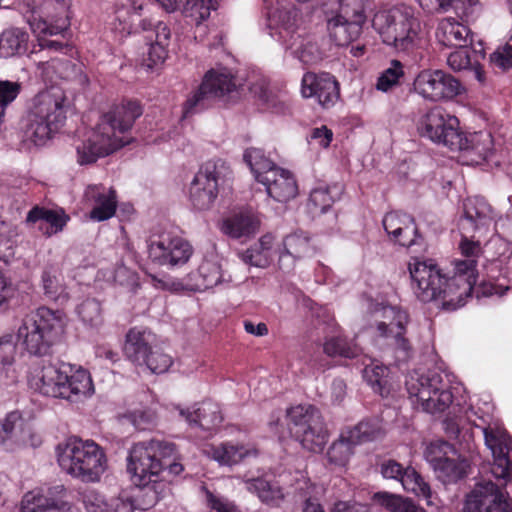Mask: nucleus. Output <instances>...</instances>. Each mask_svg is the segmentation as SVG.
<instances>
[{"instance_id": "f257e3e1", "label": "nucleus", "mask_w": 512, "mask_h": 512, "mask_svg": "<svg viewBox=\"0 0 512 512\" xmlns=\"http://www.w3.org/2000/svg\"><path fill=\"white\" fill-rule=\"evenodd\" d=\"M461 235L459 250L465 259L455 261L451 277L442 274L432 259L413 258L409 263L412 289L421 302L434 301L442 309L454 311L471 296L478 277L476 267L482 252V238H473L471 234Z\"/></svg>"}, {"instance_id": "f03ea898", "label": "nucleus", "mask_w": 512, "mask_h": 512, "mask_svg": "<svg viewBox=\"0 0 512 512\" xmlns=\"http://www.w3.org/2000/svg\"><path fill=\"white\" fill-rule=\"evenodd\" d=\"M142 113L140 104L129 100L103 114L96 126L77 145L78 163L81 165L94 163L97 159L108 156L127 145L131 138L126 133Z\"/></svg>"}, {"instance_id": "7ed1b4c3", "label": "nucleus", "mask_w": 512, "mask_h": 512, "mask_svg": "<svg viewBox=\"0 0 512 512\" xmlns=\"http://www.w3.org/2000/svg\"><path fill=\"white\" fill-rule=\"evenodd\" d=\"M29 386L49 397L78 401L94 394L90 373L68 363H41L33 366L28 376Z\"/></svg>"}, {"instance_id": "20e7f679", "label": "nucleus", "mask_w": 512, "mask_h": 512, "mask_svg": "<svg viewBox=\"0 0 512 512\" xmlns=\"http://www.w3.org/2000/svg\"><path fill=\"white\" fill-rule=\"evenodd\" d=\"M68 99L65 92L52 86L31 101L22 121V139L28 146H42L61 128L66 119Z\"/></svg>"}, {"instance_id": "39448f33", "label": "nucleus", "mask_w": 512, "mask_h": 512, "mask_svg": "<svg viewBox=\"0 0 512 512\" xmlns=\"http://www.w3.org/2000/svg\"><path fill=\"white\" fill-rule=\"evenodd\" d=\"M372 26L383 43L399 52H411L419 48L427 35L419 13L406 4L376 12Z\"/></svg>"}, {"instance_id": "423d86ee", "label": "nucleus", "mask_w": 512, "mask_h": 512, "mask_svg": "<svg viewBox=\"0 0 512 512\" xmlns=\"http://www.w3.org/2000/svg\"><path fill=\"white\" fill-rule=\"evenodd\" d=\"M56 456L65 473L83 482H98L108 467L104 449L93 440L69 438L57 445Z\"/></svg>"}, {"instance_id": "0eeeda50", "label": "nucleus", "mask_w": 512, "mask_h": 512, "mask_svg": "<svg viewBox=\"0 0 512 512\" xmlns=\"http://www.w3.org/2000/svg\"><path fill=\"white\" fill-rule=\"evenodd\" d=\"M18 5L26 13L27 22L37 36L43 50L59 51L63 45L57 41L45 39L47 35H57L69 26L70 0H18Z\"/></svg>"}, {"instance_id": "6e6552de", "label": "nucleus", "mask_w": 512, "mask_h": 512, "mask_svg": "<svg viewBox=\"0 0 512 512\" xmlns=\"http://www.w3.org/2000/svg\"><path fill=\"white\" fill-rule=\"evenodd\" d=\"M65 325L62 311L40 307L23 319L17 339L30 354L43 355L62 334Z\"/></svg>"}, {"instance_id": "1a4fd4ad", "label": "nucleus", "mask_w": 512, "mask_h": 512, "mask_svg": "<svg viewBox=\"0 0 512 512\" xmlns=\"http://www.w3.org/2000/svg\"><path fill=\"white\" fill-rule=\"evenodd\" d=\"M408 322L407 312L397 306L377 304L371 311L370 329L375 341L390 348L399 361H406L412 354L406 337Z\"/></svg>"}, {"instance_id": "9d476101", "label": "nucleus", "mask_w": 512, "mask_h": 512, "mask_svg": "<svg viewBox=\"0 0 512 512\" xmlns=\"http://www.w3.org/2000/svg\"><path fill=\"white\" fill-rule=\"evenodd\" d=\"M173 453V443L151 440L134 444L127 456V472L131 481L147 487L162 480L164 463Z\"/></svg>"}, {"instance_id": "9b49d317", "label": "nucleus", "mask_w": 512, "mask_h": 512, "mask_svg": "<svg viewBox=\"0 0 512 512\" xmlns=\"http://www.w3.org/2000/svg\"><path fill=\"white\" fill-rule=\"evenodd\" d=\"M406 388L413 403L428 413L443 412L453 402L449 377L442 372H413L406 380Z\"/></svg>"}, {"instance_id": "f8f14e48", "label": "nucleus", "mask_w": 512, "mask_h": 512, "mask_svg": "<svg viewBox=\"0 0 512 512\" xmlns=\"http://www.w3.org/2000/svg\"><path fill=\"white\" fill-rule=\"evenodd\" d=\"M231 174L230 166L222 159H212L203 163L190 183L191 205L199 211L211 209L220 187L230 179Z\"/></svg>"}, {"instance_id": "ddd939ff", "label": "nucleus", "mask_w": 512, "mask_h": 512, "mask_svg": "<svg viewBox=\"0 0 512 512\" xmlns=\"http://www.w3.org/2000/svg\"><path fill=\"white\" fill-rule=\"evenodd\" d=\"M291 436L307 451L322 452L329 434L319 411L313 406L298 405L287 411Z\"/></svg>"}, {"instance_id": "4468645a", "label": "nucleus", "mask_w": 512, "mask_h": 512, "mask_svg": "<svg viewBox=\"0 0 512 512\" xmlns=\"http://www.w3.org/2000/svg\"><path fill=\"white\" fill-rule=\"evenodd\" d=\"M466 417L475 427L481 428L485 445L491 451L493 463L491 472L495 478L507 482L512 479V439L499 420H491L486 425L478 424L471 417L475 415L472 408L466 412Z\"/></svg>"}, {"instance_id": "2eb2a0df", "label": "nucleus", "mask_w": 512, "mask_h": 512, "mask_svg": "<svg viewBox=\"0 0 512 512\" xmlns=\"http://www.w3.org/2000/svg\"><path fill=\"white\" fill-rule=\"evenodd\" d=\"M152 334L146 329L132 328L126 335L124 353L135 365L145 367L155 374L169 370L172 357L159 347H152Z\"/></svg>"}, {"instance_id": "dca6fc26", "label": "nucleus", "mask_w": 512, "mask_h": 512, "mask_svg": "<svg viewBox=\"0 0 512 512\" xmlns=\"http://www.w3.org/2000/svg\"><path fill=\"white\" fill-rule=\"evenodd\" d=\"M413 91L430 103L448 102L465 92L461 82L441 69H423L413 80Z\"/></svg>"}, {"instance_id": "f3484780", "label": "nucleus", "mask_w": 512, "mask_h": 512, "mask_svg": "<svg viewBox=\"0 0 512 512\" xmlns=\"http://www.w3.org/2000/svg\"><path fill=\"white\" fill-rule=\"evenodd\" d=\"M416 129L421 137L451 150L459 144V120L441 107H432L422 114Z\"/></svg>"}, {"instance_id": "a211bd4d", "label": "nucleus", "mask_w": 512, "mask_h": 512, "mask_svg": "<svg viewBox=\"0 0 512 512\" xmlns=\"http://www.w3.org/2000/svg\"><path fill=\"white\" fill-rule=\"evenodd\" d=\"M365 21L363 0H343L339 12L327 19V30L337 45L345 46L359 37Z\"/></svg>"}, {"instance_id": "6ab92c4d", "label": "nucleus", "mask_w": 512, "mask_h": 512, "mask_svg": "<svg viewBox=\"0 0 512 512\" xmlns=\"http://www.w3.org/2000/svg\"><path fill=\"white\" fill-rule=\"evenodd\" d=\"M425 458L443 482L457 481L469 467L468 462L457 457L452 446L444 441L431 443L426 448Z\"/></svg>"}, {"instance_id": "aec40b11", "label": "nucleus", "mask_w": 512, "mask_h": 512, "mask_svg": "<svg viewBox=\"0 0 512 512\" xmlns=\"http://www.w3.org/2000/svg\"><path fill=\"white\" fill-rule=\"evenodd\" d=\"M494 211L482 197H469L463 203V215L459 220L461 233L471 234L473 238H485L491 232Z\"/></svg>"}, {"instance_id": "412c9836", "label": "nucleus", "mask_w": 512, "mask_h": 512, "mask_svg": "<svg viewBox=\"0 0 512 512\" xmlns=\"http://www.w3.org/2000/svg\"><path fill=\"white\" fill-rule=\"evenodd\" d=\"M192 253V247L186 240L169 234L151 239L148 246L149 258L161 266H181L188 262Z\"/></svg>"}, {"instance_id": "4be33fe9", "label": "nucleus", "mask_w": 512, "mask_h": 512, "mask_svg": "<svg viewBox=\"0 0 512 512\" xmlns=\"http://www.w3.org/2000/svg\"><path fill=\"white\" fill-rule=\"evenodd\" d=\"M41 438L27 425L20 412H9L0 420V446L7 451L38 447Z\"/></svg>"}, {"instance_id": "5701e85b", "label": "nucleus", "mask_w": 512, "mask_h": 512, "mask_svg": "<svg viewBox=\"0 0 512 512\" xmlns=\"http://www.w3.org/2000/svg\"><path fill=\"white\" fill-rule=\"evenodd\" d=\"M509 495L491 481L481 482L467 495L464 512H511Z\"/></svg>"}, {"instance_id": "b1692460", "label": "nucleus", "mask_w": 512, "mask_h": 512, "mask_svg": "<svg viewBox=\"0 0 512 512\" xmlns=\"http://www.w3.org/2000/svg\"><path fill=\"white\" fill-rule=\"evenodd\" d=\"M459 144L451 151L459 152L463 165L477 166L487 162L494 153L493 137L488 131L464 133L458 135Z\"/></svg>"}, {"instance_id": "393cba45", "label": "nucleus", "mask_w": 512, "mask_h": 512, "mask_svg": "<svg viewBox=\"0 0 512 512\" xmlns=\"http://www.w3.org/2000/svg\"><path fill=\"white\" fill-rule=\"evenodd\" d=\"M84 205L90 208L89 218L102 222L112 218L117 209V195L112 187L102 184L88 185L83 194Z\"/></svg>"}, {"instance_id": "a878e982", "label": "nucleus", "mask_w": 512, "mask_h": 512, "mask_svg": "<svg viewBox=\"0 0 512 512\" xmlns=\"http://www.w3.org/2000/svg\"><path fill=\"white\" fill-rule=\"evenodd\" d=\"M265 9L267 11L268 26L270 29L276 30L278 40L282 43L287 42L291 35H296V28L301 22V15L293 3L277 2L274 7L269 0H264Z\"/></svg>"}, {"instance_id": "bb28decb", "label": "nucleus", "mask_w": 512, "mask_h": 512, "mask_svg": "<svg viewBox=\"0 0 512 512\" xmlns=\"http://www.w3.org/2000/svg\"><path fill=\"white\" fill-rule=\"evenodd\" d=\"M301 93L305 98L315 97L321 106L328 108L339 98L338 82L329 73L307 72L302 78Z\"/></svg>"}, {"instance_id": "cd10ccee", "label": "nucleus", "mask_w": 512, "mask_h": 512, "mask_svg": "<svg viewBox=\"0 0 512 512\" xmlns=\"http://www.w3.org/2000/svg\"><path fill=\"white\" fill-rule=\"evenodd\" d=\"M204 453L220 466L233 467L247 459L256 458L259 450L253 443L225 441L208 446Z\"/></svg>"}, {"instance_id": "c85d7f7f", "label": "nucleus", "mask_w": 512, "mask_h": 512, "mask_svg": "<svg viewBox=\"0 0 512 512\" xmlns=\"http://www.w3.org/2000/svg\"><path fill=\"white\" fill-rule=\"evenodd\" d=\"M317 252L309 233L297 230L283 238L278 249L279 264L281 268H290L295 261L312 257Z\"/></svg>"}, {"instance_id": "c756f323", "label": "nucleus", "mask_w": 512, "mask_h": 512, "mask_svg": "<svg viewBox=\"0 0 512 512\" xmlns=\"http://www.w3.org/2000/svg\"><path fill=\"white\" fill-rule=\"evenodd\" d=\"M259 183L263 184L267 194L278 202H287L298 193L297 183L292 173L278 166L268 171Z\"/></svg>"}, {"instance_id": "7c9ffc66", "label": "nucleus", "mask_w": 512, "mask_h": 512, "mask_svg": "<svg viewBox=\"0 0 512 512\" xmlns=\"http://www.w3.org/2000/svg\"><path fill=\"white\" fill-rule=\"evenodd\" d=\"M18 231L16 226L0 219V304L8 297L11 290L10 283L3 272L15 256Z\"/></svg>"}, {"instance_id": "2f4dec72", "label": "nucleus", "mask_w": 512, "mask_h": 512, "mask_svg": "<svg viewBox=\"0 0 512 512\" xmlns=\"http://www.w3.org/2000/svg\"><path fill=\"white\" fill-rule=\"evenodd\" d=\"M383 226L391 239L401 246L410 247L417 242V227L411 216L390 212L383 218Z\"/></svg>"}, {"instance_id": "473e14b6", "label": "nucleus", "mask_w": 512, "mask_h": 512, "mask_svg": "<svg viewBox=\"0 0 512 512\" xmlns=\"http://www.w3.org/2000/svg\"><path fill=\"white\" fill-rule=\"evenodd\" d=\"M283 45L287 50H290L293 57L304 65H315L324 57L318 39L311 34L297 33L291 35L290 39L284 42Z\"/></svg>"}, {"instance_id": "72a5a7b5", "label": "nucleus", "mask_w": 512, "mask_h": 512, "mask_svg": "<svg viewBox=\"0 0 512 512\" xmlns=\"http://www.w3.org/2000/svg\"><path fill=\"white\" fill-rule=\"evenodd\" d=\"M191 281V291H205L231 281L230 275H226L221 264L212 259H205L196 272L188 276Z\"/></svg>"}, {"instance_id": "f704fd0d", "label": "nucleus", "mask_w": 512, "mask_h": 512, "mask_svg": "<svg viewBox=\"0 0 512 512\" xmlns=\"http://www.w3.org/2000/svg\"><path fill=\"white\" fill-rule=\"evenodd\" d=\"M260 218L252 211H240L226 217L221 226L224 234L235 238H249L260 228Z\"/></svg>"}, {"instance_id": "c9c22d12", "label": "nucleus", "mask_w": 512, "mask_h": 512, "mask_svg": "<svg viewBox=\"0 0 512 512\" xmlns=\"http://www.w3.org/2000/svg\"><path fill=\"white\" fill-rule=\"evenodd\" d=\"M218 0H167L164 9L167 12L180 10L186 18L199 25L210 17L211 11L216 10Z\"/></svg>"}, {"instance_id": "e433bc0d", "label": "nucleus", "mask_w": 512, "mask_h": 512, "mask_svg": "<svg viewBox=\"0 0 512 512\" xmlns=\"http://www.w3.org/2000/svg\"><path fill=\"white\" fill-rule=\"evenodd\" d=\"M202 91L206 92L210 99L222 98L236 89V83L232 73L226 68L209 70L201 83Z\"/></svg>"}, {"instance_id": "4c0bfd02", "label": "nucleus", "mask_w": 512, "mask_h": 512, "mask_svg": "<svg viewBox=\"0 0 512 512\" xmlns=\"http://www.w3.org/2000/svg\"><path fill=\"white\" fill-rule=\"evenodd\" d=\"M145 6L136 1L126 0L117 4L114 12V18L110 22L112 29L121 35H129L136 31L135 20L144 15Z\"/></svg>"}, {"instance_id": "58836bf2", "label": "nucleus", "mask_w": 512, "mask_h": 512, "mask_svg": "<svg viewBox=\"0 0 512 512\" xmlns=\"http://www.w3.org/2000/svg\"><path fill=\"white\" fill-rule=\"evenodd\" d=\"M179 414L189 425L199 426L204 430H210L222 421L218 407L213 403H203L198 407L180 409Z\"/></svg>"}, {"instance_id": "ea45409f", "label": "nucleus", "mask_w": 512, "mask_h": 512, "mask_svg": "<svg viewBox=\"0 0 512 512\" xmlns=\"http://www.w3.org/2000/svg\"><path fill=\"white\" fill-rule=\"evenodd\" d=\"M16 354L12 335L0 337V384L10 385L17 381Z\"/></svg>"}, {"instance_id": "a19ab883", "label": "nucleus", "mask_w": 512, "mask_h": 512, "mask_svg": "<svg viewBox=\"0 0 512 512\" xmlns=\"http://www.w3.org/2000/svg\"><path fill=\"white\" fill-rule=\"evenodd\" d=\"M469 35V28L452 18L441 20L436 30L437 41L445 47L462 48L467 43Z\"/></svg>"}, {"instance_id": "79ce46f5", "label": "nucleus", "mask_w": 512, "mask_h": 512, "mask_svg": "<svg viewBox=\"0 0 512 512\" xmlns=\"http://www.w3.org/2000/svg\"><path fill=\"white\" fill-rule=\"evenodd\" d=\"M276 253L278 250L274 248V237L271 234H265L241 254V259L246 264L264 268L272 262Z\"/></svg>"}, {"instance_id": "37998d69", "label": "nucleus", "mask_w": 512, "mask_h": 512, "mask_svg": "<svg viewBox=\"0 0 512 512\" xmlns=\"http://www.w3.org/2000/svg\"><path fill=\"white\" fill-rule=\"evenodd\" d=\"M244 484L249 492L255 494L266 505L279 507L284 501V492L277 483L263 478H253L244 480Z\"/></svg>"}, {"instance_id": "c03bdc74", "label": "nucleus", "mask_w": 512, "mask_h": 512, "mask_svg": "<svg viewBox=\"0 0 512 512\" xmlns=\"http://www.w3.org/2000/svg\"><path fill=\"white\" fill-rule=\"evenodd\" d=\"M37 68L41 76L47 80H52L54 77L70 79L75 77L81 70L80 67L66 56L52 57L49 61L40 62Z\"/></svg>"}, {"instance_id": "a18cd8bd", "label": "nucleus", "mask_w": 512, "mask_h": 512, "mask_svg": "<svg viewBox=\"0 0 512 512\" xmlns=\"http://www.w3.org/2000/svg\"><path fill=\"white\" fill-rule=\"evenodd\" d=\"M28 34L20 28H8L0 35V58H9L26 50Z\"/></svg>"}, {"instance_id": "49530a36", "label": "nucleus", "mask_w": 512, "mask_h": 512, "mask_svg": "<svg viewBox=\"0 0 512 512\" xmlns=\"http://www.w3.org/2000/svg\"><path fill=\"white\" fill-rule=\"evenodd\" d=\"M69 217L62 210H52L40 207H34L27 215V222L36 223L38 221L48 225L46 233L49 235L58 233L66 225Z\"/></svg>"}, {"instance_id": "de8ad7c7", "label": "nucleus", "mask_w": 512, "mask_h": 512, "mask_svg": "<svg viewBox=\"0 0 512 512\" xmlns=\"http://www.w3.org/2000/svg\"><path fill=\"white\" fill-rule=\"evenodd\" d=\"M363 378L372 387V389L381 396L389 395L391 383L389 379V369L376 361L366 365L363 370Z\"/></svg>"}, {"instance_id": "09e8293b", "label": "nucleus", "mask_w": 512, "mask_h": 512, "mask_svg": "<svg viewBox=\"0 0 512 512\" xmlns=\"http://www.w3.org/2000/svg\"><path fill=\"white\" fill-rule=\"evenodd\" d=\"M346 432L350 441L359 444L382 437L385 433V429L379 419H369L358 423Z\"/></svg>"}, {"instance_id": "8fccbe9b", "label": "nucleus", "mask_w": 512, "mask_h": 512, "mask_svg": "<svg viewBox=\"0 0 512 512\" xmlns=\"http://www.w3.org/2000/svg\"><path fill=\"white\" fill-rule=\"evenodd\" d=\"M42 286L45 295L58 302H65L69 298L61 274L56 269H47L42 274Z\"/></svg>"}, {"instance_id": "3c124183", "label": "nucleus", "mask_w": 512, "mask_h": 512, "mask_svg": "<svg viewBox=\"0 0 512 512\" xmlns=\"http://www.w3.org/2000/svg\"><path fill=\"white\" fill-rule=\"evenodd\" d=\"M323 351L331 357L354 358L357 357L361 349L353 341H349L340 335L329 337L323 343Z\"/></svg>"}, {"instance_id": "603ef678", "label": "nucleus", "mask_w": 512, "mask_h": 512, "mask_svg": "<svg viewBox=\"0 0 512 512\" xmlns=\"http://www.w3.org/2000/svg\"><path fill=\"white\" fill-rule=\"evenodd\" d=\"M401 484L407 492H411L425 500L427 505L434 504L430 486L415 469L411 467L406 468V473H404Z\"/></svg>"}, {"instance_id": "864d4df0", "label": "nucleus", "mask_w": 512, "mask_h": 512, "mask_svg": "<svg viewBox=\"0 0 512 512\" xmlns=\"http://www.w3.org/2000/svg\"><path fill=\"white\" fill-rule=\"evenodd\" d=\"M244 160L250 167L255 179L260 182L261 178L268 174V171L277 166L268 159L264 152L258 148L247 149L244 153Z\"/></svg>"}, {"instance_id": "5fc2aeb1", "label": "nucleus", "mask_w": 512, "mask_h": 512, "mask_svg": "<svg viewBox=\"0 0 512 512\" xmlns=\"http://www.w3.org/2000/svg\"><path fill=\"white\" fill-rule=\"evenodd\" d=\"M48 495H50L48 510L52 512H78V508L72 502L71 494L63 485L50 487Z\"/></svg>"}, {"instance_id": "6e6d98bb", "label": "nucleus", "mask_w": 512, "mask_h": 512, "mask_svg": "<svg viewBox=\"0 0 512 512\" xmlns=\"http://www.w3.org/2000/svg\"><path fill=\"white\" fill-rule=\"evenodd\" d=\"M76 313L83 324L97 327L102 323V309L99 301L88 298L76 307Z\"/></svg>"}, {"instance_id": "4d7b16f0", "label": "nucleus", "mask_w": 512, "mask_h": 512, "mask_svg": "<svg viewBox=\"0 0 512 512\" xmlns=\"http://www.w3.org/2000/svg\"><path fill=\"white\" fill-rule=\"evenodd\" d=\"M354 445L356 443L348 439L347 432H343L339 440L335 441L328 450L327 456L329 461L339 466L345 465L353 453L352 448Z\"/></svg>"}, {"instance_id": "13d9d810", "label": "nucleus", "mask_w": 512, "mask_h": 512, "mask_svg": "<svg viewBox=\"0 0 512 512\" xmlns=\"http://www.w3.org/2000/svg\"><path fill=\"white\" fill-rule=\"evenodd\" d=\"M50 495H44L41 489L26 492L19 504V512H46L49 508Z\"/></svg>"}, {"instance_id": "bf43d9fd", "label": "nucleus", "mask_w": 512, "mask_h": 512, "mask_svg": "<svg viewBox=\"0 0 512 512\" xmlns=\"http://www.w3.org/2000/svg\"><path fill=\"white\" fill-rule=\"evenodd\" d=\"M334 201L335 198L330 187L318 185L310 192L308 206L312 213H324L332 206Z\"/></svg>"}, {"instance_id": "052dcab7", "label": "nucleus", "mask_w": 512, "mask_h": 512, "mask_svg": "<svg viewBox=\"0 0 512 512\" xmlns=\"http://www.w3.org/2000/svg\"><path fill=\"white\" fill-rule=\"evenodd\" d=\"M403 66L399 61H392L390 67L385 69L378 77L376 88L379 91L387 92L397 86L399 79L403 76Z\"/></svg>"}, {"instance_id": "680f3d73", "label": "nucleus", "mask_w": 512, "mask_h": 512, "mask_svg": "<svg viewBox=\"0 0 512 512\" xmlns=\"http://www.w3.org/2000/svg\"><path fill=\"white\" fill-rule=\"evenodd\" d=\"M207 506L216 512H241L239 507L227 497L204 489Z\"/></svg>"}, {"instance_id": "e2e57ef3", "label": "nucleus", "mask_w": 512, "mask_h": 512, "mask_svg": "<svg viewBox=\"0 0 512 512\" xmlns=\"http://www.w3.org/2000/svg\"><path fill=\"white\" fill-rule=\"evenodd\" d=\"M20 92V85L10 81H0V124L4 120L5 110Z\"/></svg>"}, {"instance_id": "0e129e2a", "label": "nucleus", "mask_w": 512, "mask_h": 512, "mask_svg": "<svg viewBox=\"0 0 512 512\" xmlns=\"http://www.w3.org/2000/svg\"><path fill=\"white\" fill-rule=\"evenodd\" d=\"M474 59L475 57L472 58L471 51L463 46L449 54L447 64L452 70L461 71L468 69Z\"/></svg>"}, {"instance_id": "69168bd1", "label": "nucleus", "mask_w": 512, "mask_h": 512, "mask_svg": "<svg viewBox=\"0 0 512 512\" xmlns=\"http://www.w3.org/2000/svg\"><path fill=\"white\" fill-rule=\"evenodd\" d=\"M114 281L130 290H135L139 286L138 274L125 265H118L114 271Z\"/></svg>"}, {"instance_id": "338daca9", "label": "nucleus", "mask_w": 512, "mask_h": 512, "mask_svg": "<svg viewBox=\"0 0 512 512\" xmlns=\"http://www.w3.org/2000/svg\"><path fill=\"white\" fill-rule=\"evenodd\" d=\"M83 504L88 512H109V503L103 495L94 490L84 493Z\"/></svg>"}, {"instance_id": "774afa93", "label": "nucleus", "mask_w": 512, "mask_h": 512, "mask_svg": "<svg viewBox=\"0 0 512 512\" xmlns=\"http://www.w3.org/2000/svg\"><path fill=\"white\" fill-rule=\"evenodd\" d=\"M373 499L391 512H398L407 498L388 492L375 493Z\"/></svg>"}]
</instances>
